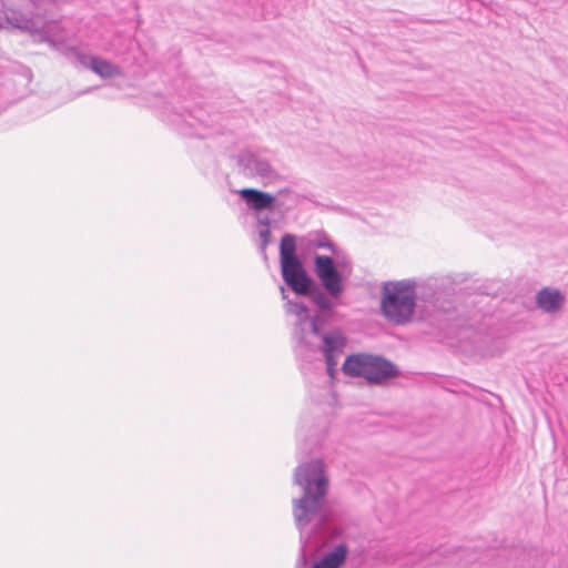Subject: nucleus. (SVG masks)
I'll return each mask as SVG.
<instances>
[{
    "mask_svg": "<svg viewBox=\"0 0 568 568\" xmlns=\"http://www.w3.org/2000/svg\"><path fill=\"white\" fill-rule=\"evenodd\" d=\"M293 481L303 490L302 497L293 500L294 520L304 529L323 509L328 489V477L321 459L301 464L295 468Z\"/></svg>",
    "mask_w": 568,
    "mask_h": 568,
    "instance_id": "f03ea898",
    "label": "nucleus"
},
{
    "mask_svg": "<svg viewBox=\"0 0 568 568\" xmlns=\"http://www.w3.org/2000/svg\"><path fill=\"white\" fill-rule=\"evenodd\" d=\"M399 375L398 368L382 356L369 355L365 379L369 384L381 385Z\"/></svg>",
    "mask_w": 568,
    "mask_h": 568,
    "instance_id": "1a4fd4ad",
    "label": "nucleus"
},
{
    "mask_svg": "<svg viewBox=\"0 0 568 568\" xmlns=\"http://www.w3.org/2000/svg\"><path fill=\"white\" fill-rule=\"evenodd\" d=\"M280 291L282 298L286 301V312L297 317L294 333L295 337L300 343L308 346L310 344L305 336L306 326L310 327L312 334L321 337L322 344L317 347V351H320L325 358L327 374L329 376H334L338 358L344 353V348L346 346V338L338 331L322 333V324L324 322L322 316L320 314L311 316L308 307L303 302L288 300V295L284 286H281Z\"/></svg>",
    "mask_w": 568,
    "mask_h": 568,
    "instance_id": "7ed1b4c3",
    "label": "nucleus"
},
{
    "mask_svg": "<svg viewBox=\"0 0 568 568\" xmlns=\"http://www.w3.org/2000/svg\"><path fill=\"white\" fill-rule=\"evenodd\" d=\"M291 192L288 189L280 190L278 195Z\"/></svg>",
    "mask_w": 568,
    "mask_h": 568,
    "instance_id": "f3484780",
    "label": "nucleus"
},
{
    "mask_svg": "<svg viewBox=\"0 0 568 568\" xmlns=\"http://www.w3.org/2000/svg\"><path fill=\"white\" fill-rule=\"evenodd\" d=\"M415 306L416 292L414 281L403 280L383 284L381 311L390 323L403 325L410 322Z\"/></svg>",
    "mask_w": 568,
    "mask_h": 568,
    "instance_id": "20e7f679",
    "label": "nucleus"
},
{
    "mask_svg": "<svg viewBox=\"0 0 568 568\" xmlns=\"http://www.w3.org/2000/svg\"><path fill=\"white\" fill-rule=\"evenodd\" d=\"M296 295L307 296L321 313H331L333 303L307 272L286 284Z\"/></svg>",
    "mask_w": 568,
    "mask_h": 568,
    "instance_id": "6e6552de",
    "label": "nucleus"
},
{
    "mask_svg": "<svg viewBox=\"0 0 568 568\" xmlns=\"http://www.w3.org/2000/svg\"><path fill=\"white\" fill-rule=\"evenodd\" d=\"M281 274L285 284L307 272L297 255L296 236L285 233L280 243Z\"/></svg>",
    "mask_w": 568,
    "mask_h": 568,
    "instance_id": "423d86ee",
    "label": "nucleus"
},
{
    "mask_svg": "<svg viewBox=\"0 0 568 568\" xmlns=\"http://www.w3.org/2000/svg\"><path fill=\"white\" fill-rule=\"evenodd\" d=\"M368 359L369 354L349 355L343 364V372L352 377L365 378Z\"/></svg>",
    "mask_w": 568,
    "mask_h": 568,
    "instance_id": "ddd939ff",
    "label": "nucleus"
},
{
    "mask_svg": "<svg viewBox=\"0 0 568 568\" xmlns=\"http://www.w3.org/2000/svg\"><path fill=\"white\" fill-rule=\"evenodd\" d=\"M240 173L246 178H258L264 185L281 180L280 173L270 161L257 152L243 150L236 155Z\"/></svg>",
    "mask_w": 568,
    "mask_h": 568,
    "instance_id": "39448f33",
    "label": "nucleus"
},
{
    "mask_svg": "<svg viewBox=\"0 0 568 568\" xmlns=\"http://www.w3.org/2000/svg\"><path fill=\"white\" fill-rule=\"evenodd\" d=\"M52 0H0V29L21 30L40 36L41 41L64 55L74 67L90 69L103 79L121 74L112 62L85 54L65 42V33L57 22L43 20L44 6Z\"/></svg>",
    "mask_w": 568,
    "mask_h": 568,
    "instance_id": "f257e3e1",
    "label": "nucleus"
},
{
    "mask_svg": "<svg viewBox=\"0 0 568 568\" xmlns=\"http://www.w3.org/2000/svg\"><path fill=\"white\" fill-rule=\"evenodd\" d=\"M314 272L321 284L332 297H339L344 292L343 276L333 257L315 255Z\"/></svg>",
    "mask_w": 568,
    "mask_h": 568,
    "instance_id": "0eeeda50",
    "label": "nucleus"
},
{
    "mask_svg": "<svg viewBox=\"0 0 568 568\" xmlns=\"http://www.w3.org/2000/svg\"><path fill=\"white\" fill-rule=\"evenodd\" d=\"M566 302V296L557 288L544 287L536 294V304L545 313L559 312Z\"/></svg>",
    "mask_w": 568,
    "mask_h": 568,
    "instance_id": "9b49d317",
    "label": "nucleus"
},
{
    "mask_svg": "<svg viewBox=\"0 0 568 568\" xmlns=\"http://www.w3.org/2000/svg\"><path fill=\"white\" fill-rule=\"evenodd\" d=\"M237 193L247 207L257 214L263 211H274L278 206L275 195L257 189H242Z\"/></svg>",
    "mask_w": 568,
    "mask_h": 568,
    "instance_id": "9d476101",
    "label": "nucleus"
},
{
    "mask_svg": "<svg viewBox=\"0 0 568 568\" xmlns=\"http://www.w3.org/2000/svg\"><path fill=\"white\" fill-rule=\"evenodd\" d=\"M348 555V547L342 542L334 547L333 550L326 552L318 561L311 568H341Z\"/></svg>",
    "mask_w": 568,
    "mask_h": 568,
    "instance_id": "f8f14e48",
    "label": "nucleus"
},
{
    "mask_svg": "<svg viewBox=\"0 0 568 568\" xmlns=\"http://www.w3.org/2000/svg\"><path fill=\"white\" fill-rule=\"evenodd\" d=\"M257 224L263 226V229H270V225H271V219L265 215V216H257Z\"/></svg>",
    "mask_w": 568,
    "mask_h": 568,
    "instance_id": "dca6fc26",
    "label": "nucleus"
},
{
    "mask_svg": "<svg viewBox=\"0 0 568 568\" xmlns=\"http://www.w3.org/2000/svg\"><path fill=\"white\" fill-rule=\"evenodd\" d=\"M323 239H318L315 243H314V246L315 247H318V248H322V247H327L329 248L332 252H335V246L334 244L327 239V236L325 234L322 235Z\"/></svg>",
    "mask_w": 568,
    "mask_h": 568,
    "instance_id": "2eb2a0df",
    "label": "nucleus"
},
{
    "mask_svg": "<svg viewBox=\"0 0 568 568\" xmlns=\"http://www.w3.org/2000/svg\"><path fill=\"white\" fill-rule=\"evenodd\" d=\"M258 235L261 239L260 250H261L262 254L264 255V258L266 260L267 256H266L265 251H266V246L271 243L272 234H271L270 229H262V230H260Z\"/></svg>",
    "mask_w": 568,
    "mask_h": 568,
    "instance_id": "4468645a",
    "label": "nucleus"
}]
</instances>
